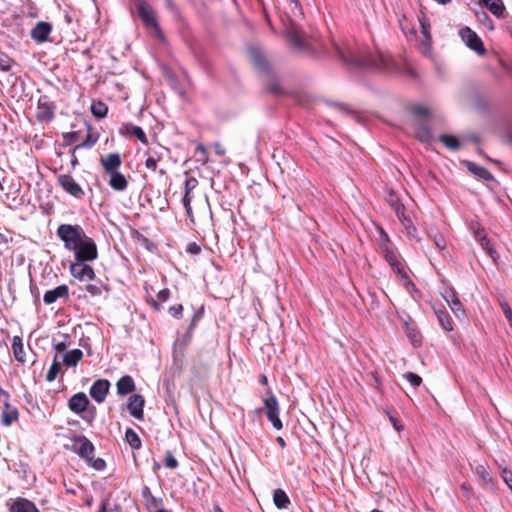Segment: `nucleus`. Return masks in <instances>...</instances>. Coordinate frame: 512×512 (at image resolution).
<instances>
[{
	"instance_id": "obj_1",
	"label": "nucleus",
	"mask_w": 512,
	"mask_h": 512,
	"mask_svg": "<svg viewBox=\"0 0 512 512\" xmlns=\"http://www.w3.org/2000/svg\"><path fill=\"white\" fill-rule=\"evenodd\" d=\"M340 59L346 64L358 67V68H377V69H389V56L382 52H378L377 55H372L364 50L352 47L336 46Z\"/></svg>"
},
{
	"instance_id": "obj_2",
	"label": "nucleus",
	"mask_w": 512,
	"mask_h": 512,
	"mask_svg": "<svg viewBox=\"0 0 512 512\" xmlns=\"http://www.w3.org/2000/svg\"><path fill=\"white\" fill-rule=\"evenodd\" d=\"M288 2L287 18L289 24L285 25V35L287 40L296 50H303L306 47L305 35L296 23V19L302 16V8L299 0H286Z\"/></svg>"
},
{
	"instance_id": "obj_3",
	"label": "nucleus",
	"mask_w": 512,
	"mask_h": 512,
	"mask_svg": "<svg viewBox=\"0 0 512 512\" xmlns=\"http://www.w3.org/2000/svg\"><path fill=\"white\" fill-rule=\"evenodd\" d=\"M135 7L139 18L147 30H149L154 37L159 40H164V35L158 24L156 13L154 9L147 3L146 0H135Z\"/></svg>"
},
{
	"instance_id": "obj_4",
	"label": "nucleus",
	"mask_w": 512,
	"mask_h": 512,
	"mask_svg": "<svg viewBox=\"0 0 512 512\" xmlns=\"http://www.w3.org/2000/svg\"><path fill=\"white\" fill-rule=\"evenodd\" d=\"M89 404L90 402L86 394L79 392L69 399L68 408L71 412L80 415L84 421L92 423L96 416V407Z\"/></svg>"
},
{
	"instance_id": "obj_5",
	"label": "nucleus",
	"mask_w": 512,
	"mask_h": 512,
	"mask_svg": "<svg viewBox=\"0 0 512 512\" xmlns=\"http://www.w3.org/2000/svg\"><path fill=\"white\" fill-rule=\"evenodd\" d=\"M85 235L83 228L79 225L61 224L57 228V236L69 251L76 249Z\"/></svg>"
},
{
	"instance_id": "obj_6",
	"label": "nucleus",
	"mask_w": 512,
	"mask_h": 512,
	"mask_svg": "<svg viewBox=\"0 0 512 512\" xmlns=\"http://www.w3.org/2000/svg\"><path fill=\"white\" fill-rule=\"evenodd\" d=\"M411 113L415 120L414 125L418 129L416 136L421 141H428L431 135L429 130L424 126V123L431 117L432 111L425 106L417 105L411 108Z\"/></svg>"
},
{
	"instance_id": "obj_7",
	"label": "nucleus",
	"mask_w": 512,
	"mask_h": 512,
	"mask_svg": "<svg viewBox=\"0 0 512 512\" xmlns=\"http://www.w3.org/2000/svg\"><path fill=\"white\" fill-rule=\"evenodd\" d=\"M75 253V258L80 262H90L98 257V251L95 241L85 235L83 240L80 242L78 247L73 250Z\"/></svg>"
},
{
	"instance_id": "obj_8",
	"label": "nucleus",
	"mask_w": 512,
	"mask_h": 512,
	"mask_svg": "<svg viewBox=\"0 0 512 512\" xmlns=\"http://www.w3.org/2000/svg\"><path fill=\"white\" fill-rule=\"evenodd\" d=\"M459 35L463 42L471 50L475 51L478 55L485 54V47L479 36L469 27H464L459 31Z\"/></svg>"
},
{
	"instance_id": "obj_9",
	"label": "nucleus",
	"mask_w": 512,
	"mask_h": 512,
	"mask_svg": "<svg viewBox=\"0 0 512 512\" xmlns=\"http://www.w3.org/2000/svg\"><path fill=\"white\" fill-rule=\"evenodd\" d=\"M71 450L90 462L94 453V445L85 436H77L73 439Z\"/></svg>"
},
{
	"instance_id": "obj_10",
	"label": "nucleus",
	"mask_w": 512,
	"mask_h": 512,
	"mask_svg": "<svg viewBox=\"0 0 512 512\" xmlns=\"http://www.w3.org/2000/svg\"><path fill=\"white\" fill-rule=\"evenodd\" d=\"M264 407L266 409L267 418L273 427L277 430H281L283 425L279 418V405L276 397L274 395H270L266 398L264 400Z\"/></svg>"
},
{
	"instance_id": "obj_11",
	"label": "nucleus",
	"mask_w": 512,
	"mask_h": 512,
	"mask_svg": "<svg viewBox=\"0 0 512 512\" xmlns=\"http://www.w3.org/2000/svg\"><path fill=\"white\" fill-rule=\"evenodd\" d=\"M58 184L68 194L81 198L84 195V191L81 186L73 179L69 174L59 175L57 178Z\"/></svg>"
},
{
	"instance_id": "obj_12",
	"label": "nucleus",
	"mask_w": 512,
	"mask_h": 512,
	"mask_svg": "<svg viewBox=\"0 0 512 512\" xmlns=\"http://www.w3.org/2000/svg\"><path fill=\"white\" fill-rule=\"evenodd\" d=\"M70 273L73 277L80 281H89L95 277L93 268L90 265L80 261L70 265Z\"/></svg>"
},
{
	"instance_id": "obj_13",
	"label": "nucleus",
	"mask_w": 512,
	"mask_h": 512,
	"mask_svg": "<svg viewBox=\"0 0 512 512\" xmlns=\"http://www.w3.org/2000/svg\"><path fill=\"white\" fill-rule=\"evenodd\" d=\"M110 383L106 379H99L90 388L91 397L98 403H102L109 391Z\"/></svg>"
},
{
	"instance_id": "obj_14",
	"label": "nucleus",
	"mask_w": 512,
	"mask_h": 512,
	"mask_svg": "<svg viewBox=\"0 0 512 512\" xmlns=\"http://www.w3.org/2000/svg\"><path fill=\"white\" fill-rule=\"evenodd\" d=\"M144 404H145V400H144L143 396H141L139 394H134V395L130 396L128 403H127V408L129 410V413L131 414V416H133L134 418H136L138 420H142L144 417V411H143Z\"/></svg>"
},
{
	"instance_id": "obj_15",
	"label": "nucleus",
	"mask_w": 512,
	"mask_h": 512,
	"mask_svg": "<svg viewBox=\"0 0 512 512\" xmlns=\"http://www.w3.org/2000/svg\"><path fill=\"white\" fill-rule=\"evenodd\" d=\"M394 211L400 223L402 224L406 235L409 238L416 237L417 230L413 225L411 218L406 215L404 205L402 204L401 206H397Z\"/></svg>"
},
{
	"instance_id": "obj_16",
	"label": "nucleus",
	"mask_w": 512,
	"mask_h": 512,
	"mask_svg": "<svg viewBox=\"0 0 512 512\" xmlns=\"http://www.w3.org/2000/svg\"><path fill=\"white\" fill-rule=\"evenodd\" d=\"M0 410V420L2 425L10 426L14 421L18 419V410L16 407L11 406L9 401L5 402Z\"/></svg>"
},
{
	"instance_id": "obj_17",
	"label": "nucleus",
	"mask_w": 512,
	"mask_h": 512,
	"mask_svg": "<svg viewBox=\"0 0 512 512\" xmlns=\"http://www.w3.org/2000/svg\"><path fill=\"white\" fill-rule=\"evenodd\" d=\"M442 296L447 302V304L450 306L451 310L455 313L456 316H459V314H463L464 310L462 308V304L460 300L458 299L456 292L452 288L446 289L444 292H442Z\"/></svg>"
},
{
	"instance_id": "obj_18",
	"label": "nucleus",
	"mask_w": 512,
	"mask_h": 512,
	"mask_svg": "<svg viewBox=\"0 0 512 512\" xmlns=\"http://www.w3.org/2000/svg\"><path fill=\"white\" fill-rule=\"evenodd\" d=\"M69 296V289L66 285H60L53 290L45 292L43 301L45 304L50 305L56 302L59 298H67Z\"/></svg>"
},
{
	"instance_id": "obj_19",
	"label": "nucleus",
	"mask_w": 512,
	"mask_h": 512,
	"mask_svg": "<svg viewBox=\"0 0 512 512\" xmlns=\"http://www.w3.org/2000/svg\"><path fill=\"white\" fill-rule=\"evenodd\" d=\"M52 27L47 22H39L31 31V37L35 41L42 43L48 39Z\"/></svg>"
},
{
	"instance_id": "obj_20",
	"label": "nucleus",
	"mask_w": 512,
	"mask_h": 512,
	"mask_svg": "<svg viewBox=\"0 0 512 512\" xmlns=\"http://www.w3.org/2000/svg\"><path fill=\"white\" fill-rule=\"evenodd\" d=\"M122 161L118 153H111L101 158V164L107 174L116 172Z\"/></svg>"
},
{
	"instance_id": "obj_21",
	"label": "nucleus",
	"mask_w": 512,
	"mask_h": 512,
	"mask_svg": "<svg viewBox=\"0 0 512 512\" xmlns=\"http://www.w3.org/2000/svg\"><path fill=\"white\" fill-rule=\"evenodd\" d=\"M475 239L479 242L481 247L487 252L494 262L498 259V254L490 243V240L483 233V230L478 229L474 232Z\"/></svg>"
},
{
	"instance_id": "obj_22",
	"label": "nucleus",
	"mask_w": 512,
	"mask_h": 512,
	"mask_svg": "<svg viewBox=\"0 0 512 512\" xmlns=\"http://www.w3.org/2000/svg\"><path fill=\"white\" fill-rule=\"evenodd\" d=\"M10 512H39L35 504L24 498H17L10 506Z\"/></svg>"
},
{
	"instance_id": "obj_23",
	"label": "nucleus",
	"mask_w": 512,
	"mask_h": 512,
	"mask_svg": "<svg viewBox=\"0 0 512 512\" xmlns=\"http://www.w3.org/2000/svg\"><path fill=\"white\" fill-rule=\"evenodd\" d=\"M163 150H164L163 147H159V151L155 150L153 148L148 149V151H147L148 157L145 161V166L147 169L152 170V171L156 170L158 162L163 157Z\"/></svg>"
},
{
	"instance_id": "obj_24",
	"label": "nucleus",
	"mask_w": 512,
	"mask_h": 512,
	"mask_svg": "<svg viewBox=\"0 0 512 512\" xmlns=\"http://www.w3.org/2000/svg\"><path fill=\"white\" fill-rule=\"evenodd\" d=\"M116 387L119 395H127L135 390V383L131 376L126 375L118 380Z\"/></svg>"
},
{
	"instance_id": "obj_25",
	"label": "nucleus",
	"mask_w": 512,
	"mask_h": 512,
	"mask_svg": "<svg viewBox=\"0 0 512 512\" xmlns=\"http://www.w3.org/2000/svg\"><path fill=\"white\" fill-rule=\"evenodd\" d=\"M120 132L125 135H134L138 138L139 141H141L143 144L148 143L147 136L143 129L139 126H135L132 124H125L120 129Z\"/></svg>"
},
{
	"instance_id": "obj_26",
	"label": "nucleus",
	"mask_w": 512,
	"mask_h": 512,
	"mask_svg": "<svg viewBox=\"0 0 512 512\" xmlns=\"http://www.w3.org/2000/svg\"><path fill=\"white\" fill-rule=\"evenodd\" d=\"M109 175H110L109 185L113 190L124 191L127 188L128 182L122 173L116 171V172L110 173Z\"/></svg>"
},
{
	"instance_id": "obj_27",
	"label": "nucleus",
	"mask_w": 512,
	"mask_h": 512,
	"mask_svg": "<svg viewBox=\"0 0 512 512\" xmlns=\"http://www.w3.org/2000/svg\"><path fill=\"white\" fill-rule=\"evenodd\" d=\"M466 167L474 176L479 179L486 181L493 179L492 174L486 168L479 166L476 163L468 161L466 162Z\"/></svg>"
},
{
	"instance_id": "obj_28",
	"label": "nucleus",
	"mask_w": 512,
	"mask_h": 512,
	"mask_svg": "<svg viewBox=\"0 0 512 512\" xmlns=\"http://www.w3.org/2000/svg\"><path fill=\"white\" fill-rule=\"evenodd\" d=\"M54 111L52 106L47 102L39 100L37 108V118L40 121H50L53 118Z\"/></svg>"
},
{
	"instance_id": "obj_29",
	"label": "nucleus",
	"mask_w": 512,
	"mask_h": 512,
	"mask_svg": "<svg viewBox=\"0 0 512 512\" xmlns=\"http://www.w3.org/2000/svg\"><path fill=\"white\" fill-rule=\"evenodd\" d=\"M405 327L406 335L410 339L411 343L414 346H419L421 344L422 337L417 327L409 321H405Z\"/></svg>"
},
{
	"instance_id": "obj_30",
	"label": "nucleus",
	"mask_w": 512,
	"mask_h": 512,
	"mask_svg": "<svg viewBox=\"0 0 512 512\" xmlns=\"http://www.w3.org/2000/svg\"><path fill=\"white\" fill-rule=\"evenodd\" d=\"M480 3H483L488 10L497 17L502 16L505 10L502 0H480Z\"/></svg>"
},
{
	"instance_id": "obj_31",
	"label": "nucleus",
	"mask_w": 512,
	"mask_h": 512,
	"mask_svg": "<svg viewBox=\"0 0 512 512\" xmlns=\"http://www.w3.org/2000/svg\"><path fill=\"white\" fill-rule=\"evenodd\" d=\"M12 350H13L15 359L18 362L24 363L25 362L24 345L22 342V338L20 336L13 337Z\"/></svg>"
},
{
	"instance_id": "obj_32",
	"label": "nucleus",
	"mask_w": 512,
	"mask_h": 512,
	"mask_svg": "<svg viewBox=\"0 0 512 512\" xmlns=\"http://www.w3.org/2000/svg\"><path fill=\"white\" fill-rule=\"evenodd\" d=\"M83 357V352L80 349H73L65 353L63 356V363L68 367L76 366Z\"/></svg>"
},
{
	"instance_id": "obj_33",
	"label": "nucleus",
	"mask_w": 512,
	"mask_h": 512,
	"mask_svg": "<svg viewBox=\"0 0 512 512\" xmlns=\"http://www.w3.org/2000/svg\"><path fill=\"white\" fill-rule=\"evenodd\" d=\"M273 501L278 509H286L290 504V499L282 489H276L273 494Z\"/></svg>"
},
{
	"instance_id": "obj_34",
	"label": "nucleus",
	"mask_w": 512,
	"mask_h": 512,
	"mask_svg": "<svg viewBox=\"0 0 512 512\" xmlns=\"http://www.w3.org/2000/svg\"><path fill=\"white\" fill-rule=\"evenodd\" d=\"M249 53L253 64L257 68H259L260 70H265L267 68L266 60L258 50H256L255 48H251L249 50Z\"/></svg>"
},
{
	"instance_id": "obj_35",
	"label": "nucleus",
	"mask_w": 512,
	"mask_h": 512,
	"mask_svg": "<svg viewBox=\"0 0 512 512\" xmlns=\"http://www.w3.org/2000/svg\"><path fill=\"white\" fill-rule=\"evenodd\" d=\"M435 313L442 328L446 331H452L453 326L451 323V318L448 315V313L443 310H435Z\"/></svg>"
},
{
	"instance_id": "obj_36",
	"label": "nucleus",
	"mask_w": 512,
	"mask_h": 512,
	"mask_svg": "<svg viewBox=\"0 0 512 512\" xmlns=\"http://www.w3.org/2000/svg\"><path fill=\"white\" fill-rule=\"evenodd\" d=\"M108 107L105 103L98 101L91 105V113L98 119H102L107 115Z\"/></svg>"
},
{
	"instance_id": "obj_37",
	"label": "nucleus",
	"mask_w": 512,
	"mask_h": 512,
	"mask_svg": "<svg viewBox=\"0 0 512 512\" xmlns=\"http://www.w3.org/2000/svg\"><path fill=\"white\" fill-rule=\"evenodd\" d=\"M125 438H126V441L128 442V444L131 446V448L139 449L141 447V440H140L139 436L137 435V433L133 429L128 428L126 430Z\"/></svg>"
},
{
	"instance_id": "obj_38",
	"label": "nucleus",
	"mask_w": 512,
	"mask_h": 512,
	"mask_svg": "<svg viewBox=\"0 0 512 512\" xmlns=\"http://www.w3.org/2000/svg\"><path fill=\"white\" fill-rule=\"evenodd\" d=\"M440 141L452 150H457L460 147L458 139L452 135H442Z\"/></svg>"
},
{
	"instance_id": "obj_39",
	"label": "nucleus",
	"mask_w": 512,
	"mask_h": 512,
	"mask_svg": "<svg viewBox=\"0 0 512 512\" xmlns=\"http://www.w3.org/2000/svg\"><path fill=\"white\" fill-rule=\"evenodd\" d=\"M61 370V364L54 360V362L52 363L50 369L48 370L47 374H46V380L48 382H52L56 379L58 373L60 372Z\"/></svg>"
},
{
	"instance_id": "obj_40",
	"label": "nucleus",
	"mask_w": 512,
	"mask_h": 512,
	"mask_svg": "<svg viewBox=\"0 0 512 512\" xmlns=\"http://www.w3.org/2000/svg\"><path fill=\"white\" fill-rule=\"evenodd\" d=\"M386 258H387L388 262L390 263V265L393 267L394 271L396 273H398L399 275H401L402 277H404L405 279H407L406 273L404 272V270L400 266V264L396 261L395 256L392 255L391 253H388L386 255Z\"/></svg>"
},
{
	"instance_id": "obj_41",
	"label": "nucleus",
	"mask_w": 512,
	"mask_h": 512,
	"mask_svg": "<svg viewBox=\"0 0 512 512\" xmlns=\"http://www.w3.org/2000/svg\"><path fill=\"white\" fill-rule=\"evenodd\" d=\"M164 465H165V467H167L169 469H176L178 467V461L174 457L172 452H170V451L166 452L165 459H164Z\"/></svg>"
},
{
	"instance_id": "obj_42",
	"label": "nucleus",
	"mask_w": 512,
	"mask_h": 512,
	"mask_svg": "<svg viewBox=\"0 0 512 512\" xmlns=\"http://www.w3.org/2000/svg\"><path fill=\"white\" fill-rule=\"evenodd\" d=\"M386 201H387V203L390 205V207L393 210H395L397 208V206H401L402 205V203H401L400 199L398 198V196L395 193H393V192H390L387 195Z\"/></svg>"
},
{
	"instance_id": "obj_43",
	"label": "nucleus",
	"mask_w": 512,
	"mask_h": 512,
	"mask_svg": "<svg viewBox=\"0 0 512 512\" xmlns=\"http://www.w3.org/2000/svg\"><path fill=\"white\" fill-rule=\"evenodd\" d=\"M405 379L414 387H417L421 384L422 379L417 374H414L412 372H408L404 375Z\"/></svg>"
},
{
	"instance_id": "obj_44",
	"label": "nucleus",
	"mask_w": 512,
	"mask_h": 512,
	"mask_svg": "<svg viewBox=\"0 0 512 512\" xmlns=\"http://www.w3.org/2000/svg\"><path fill=\"white\" fill-rule=\"evenodd\" d=\"M97 141V138L92 137L90 134L87 135L86 140L81 144L75 146L74 150L82 148H91Z\"/></svg>"
},
{
	"instance_id": "obj_45",
	"label": "nucleus",
	"mask_w": 512,
	"mask_h": 512,
	"mask_svg": "<svg viewBox=\"0 0 512 512\" xmlns=\"http://www.w3.org/2000/svg\"><path fill=\"white\" fill-rule=\"evenodd\" d=\"M197 185H198V181L196 178L188 177L185 180V185H184L185 193H191L197 187Z\"/></svg>"
},
{
	"instance_id": "obj_46",
	"label": "nucleus",
	"mask_w": 512,
	"mask_h": 512,
	"mask_svg": "<svg viewBox=\"0 0 512 512\" xmlns=\"http://www.w3.org/2000/svg\"><path fill=\"white\" fill-rule=\"evenodd\" d=\"M196 152L201 155V158L199 161H201L203 164L208 163V157H207V150L203 144H198L196 147Z\"/></svg>"
},
{
	"instance_id": "obj_47",
	"label": "nucleus",
	"mask_w": 512,
	"mask_h": 512,
	"mask_svg": "<svg viewBox=\"0 0 512 512\" xmlns=\"http://www.w3.org/2000/svg\"><path fill=\"white\" fill-rule=\"evenodd\" d=\"M191 201H192V197L190 196V193H185L184 192V196L182 198V203H183V206L185 207V210L187 212L188 215L191 214Z\"/></svg>"
},
{
	"instance_id": "obj_48",
	"label": "nucleus",
	"mask_w": 512,
	"mask_h": 512,
	"mask_svg": "<svg viewBox=\"0 0 512 512\" xmlns=\"http://www.w3.org/2000/svg\"><path fill=\"white\" fill-rule=\"evenodd\" d=\"M93 468L96 470H103L106 466L105 461L101 458L94 459L92 456V460L88 462Z\"/></svg>"
},
{
	"instance_id": "obj_49",
	"label": "nucleus",
	"mask_w": 512,
	"mask_h": 512,
	"mask_svg": "<svg viewBox=\"0 0 512 512\" xmlns=\"http://www.w3.org/2000/svg\"><path fill=\"white\" fill-rule=\"evenodd\" d=\"M502 478H503L504 482L508 485L510 490L512 491V472L507 469H503L502 470Z\"/></svg>"
},
{
	"instance_id": "obj_50",
	"label": "nucleus",
	"mask_w": 512,
	"mask_h": 512,
	"mask_svg": "<svg viewBox=\"0 0 512 512\" xmlns=\"http://www.w3.org/2000/svg\"><path fill=\"white\" fill-rule=\"evenodd\" d=\"M183 311V306L181 304H176L170 307L169 313L174 317H179Z\"/></svg>"
},
{
	"instance_id": "obj_51",
	"label": "nucleus",
	"mask_w": 512,
	"mask_h": 512,
	"mask_svg": "<svg viewBox=\"0 0 512 512\" xmlns=\"http://www.w3.org/2000/svg\"><path fill=\"white\" fill-rule=\"evenodd\" d=\"M11 69V60L9 58H0V70L8 72Z\"/></svg>"
},
{
	"instance_id": "obj_52",
	"label": "nucleus",
	"mask_w": 512,
	"mask_h": 512,
	"mask_svg": "<svg viewBox=\"0 0 512 512\" xmlns=\"http://www.w3.org/2000/svg\"><path fill=\"white\" fill-rule=\"evenodd\" d=\"M476 471L485 482L490 481V477H489L488 473L486 472V469L484 466H482V465L477 466Z\"/></svg>"
},
{
	"instance_id": "obj_53",
	"label": "nucleus",
	"mask_w": 512,
	"mask_h": 512,
	"mask_svg": "<svg viewBox=\"0 0 512 512\" xmlns=\"http://www.w3.org/2000/svg\"><path fill=\"white\" fill-rule=\"evenodd\" d=\"M98 512H118V510L110 508L108 500H102L101 507Z\"/></svg>"
},
{
	"instance_id": "obj_54",
	"label": "nucleus",
	"mask_w": 512,
	"mask_h": 512,
	"mask_svg": "<svg viewBox=\"0 0 512 512\" xmlns=\"http://www.w3.org/2000/svg\"><path fill=\"white\" fill-rule=\"evenodd\" d=\"M434 243L440 250H444L446 248V241L442 236H435Z\"/></svg>"
},
{
	"instance_id": "obj_55",
	"label": "nucleus",
	"mask_w": 512,
	"mask_h": 512,
	"mask_svg": "<svg viewBox=\"0 0 512 512\" xmlns=\"http://www.w3.org/2000/svg\"><path fill=\"white\" fill-rule=\"evenodd\" d=\"M170 291L168 289H163L158 292L157 298L160 302H165L169 299Z\"/></svg>"
},
{
	"instance_id": "obj_56",
	"label": "nucleus",
	"mask_w": 512,
	"mask_h": 512,
	"mask_svg": "<svg viewBox=\"0 0 512 512\" xmlns=\"http://www.w3.org/2000/svg\"><path fill=\"white\" fill-rule=\"evenodd\" d=\"M213 147L215 149V153L218 155V156H223L225 155L226 153V150L225 148L219 143V142H215L213 144Z\"/></svg>"
},
{
	"instance_id": "obj_57",
	"label": "nucleus",
	"mask_w": 512,
	"mask_h": 512,
	"mask_svg": "<svg viewBox=\"0 0 512 512\" xmlns=\"http://www.w3.org/2000/svg\"><path fill=\"white\" fill-rule=\"evenodd\" d=\"M86 290L93 296L100 294V288L93 284L87 285Z\"/></svg>"
},
{
	"instance_id": "obj_58",
	"label": "nucleus",
	"mask_w": 512,
	"mask_h": 512,
	"mask_svg": "<svg viewBox=\"0 0 512 512\" xmlns=\"http://www.w3.org/2000/svg\"><path fill=\"white\" fill-rule=\"evenodd\" d=\"M9 397V394L2 388H0V409L2 408L5 402L9 401Z\"/></svg>"
},
{
	"instance_id": "obj_59",
	"label": "nucleus",
	"mask_w": 512,
	"mask_h": 512,
	"mask_svg": "<svg viewBox=\"0 0 512 512\" xmlns=\"http://www.w3.org/2000/svg\"><path fill=\"white\" fill-rule=\"evenodd\" d=\"M389 419H390V422L392 423L393 427L398 431H402L403 430V427L402 425H400L399 421L393 417V416H389Z\"/></svg>"
},
{
	"instance_id": "obj_60",
	"label": "nucleus",
	"mask_w": 512,
	"mask_h": 512,
	"mask_svg": "<svg viewBox=\"0 0 512 512\" xmlns=\"http://www.w3.org/2000/svg\"><path fill=\"white\" fill-rule=\"evenodd\" d=\"M54 348L57 352H64L67 348V345L65 342H58L55 344Z\"/></svg>"
},
{
	"instance_id": "obj_61",
	"label": "nucleus",
	"mask_w": 512,
	"mask_h": 512,
	"mask_svg": "<svg viewBox=\"0 0 512 512\" xmlns=\"http://www.w3.org/2000/svg\"><path fill=\"white\" fill-rule=\"evenodd\" d=\"M78 133L77 132H71L66 134L64 137L70 142H74L77 140Z\"/></svg>"
},
{
	"instance_id": "obj_62",
	"label": "nucleus",
	"mask_w": 512,
	"mask_h": 512,
	"mask_svg": "<svg viewBox=\"0 0 512 512\" xmlns=\"http://www.w3.org/2000/svg\"><path fill=\"white\" fill-rule=\"evenodd\" d=\"M483 17L485 18V21H486V24H485V25H486L489 29H491V30H492V29H493V23H492L491 19L488 17V15H487L485 12H483Z\"/></svg>"
},
{
	"instance_id": "obj_63",
	"label": "nucleus",
	"mask_w": 512,
	"mask_h": 512,
	"mask_svg": "<svg viewBox=\"0 0 512 512\" xmlns=\"http://www.w3.org/2000/svg\"><path fill=\"white\" fill-rule=\"evenodd\" d=\"M422 25V33L426 39V41H429L430 40V35H429V32H428V27L425 26V24H421Z\"/></svg>"
},
{
	"instance_id": "obj_64",
	"label": "nucleus",
	"mask_w": 512,
	"mask_h": 512,
	"mask_svg": "<svg viewBox=\"0 0 512 512\" xmlns=\"http://www.w3.org/2000/svg\"><path fill=\"white\" fill-rule=\"evenodd\" d=\"M277 442H278V444H279L282 448H284V447H285V445H286V443H285V441H284V439H283L282 437H277Z\"/></svg>"
}]
</instances>
